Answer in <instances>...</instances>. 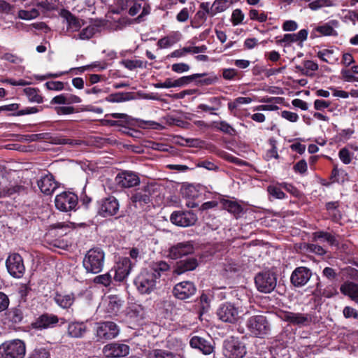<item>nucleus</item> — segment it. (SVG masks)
Returning a JSON list of instances; mask_svg holds the SVG:
<instances>
[{
  "label": "nucleus",
  "mask_w": 358,
  "mask_h": 358,
  "mask_svg": "<svg viewBox=\"0 0 358 358\" xmlns=\"http://www.w3.org/2000/svg\"><path fill=\"white\" fill-rule=\"evenodd\" d=\"M104 252L100 248H92L87 251L83 261V267L87 273L96 274L103 268Z\"/></svg>",
  "instance_id": "1"
},
{
  "label": "nucleus",
  "mask_w": 358,
  "mask_h": 358,
  "mask_svg": "<svg viewBox=\"0 0 358 358\" xmlns=\"http://www.w3.org/2000/svg\"><path fill=\"white\" fill-rule=\"evenodd\" d=\"M26 345L20 339H13L0 345V358H24Z\"/></svg>",
  "instance_id": "2"
},
{
  "label": "nucleus",
  "mask_w": 358,
  "mask_h": 358,
  "mask_svg": "<svg viewBox=\"0 0 358 358\" xmlns=\"http://www.w3.org/2000/svg\"><path fill=\"white\" fill-rule=\"evenodd\" d=\"M248 313V311L243 313V310L239 307L236 306L231 303H225L221 305L217 310L218 318L224 322L234 323L237 322L244 314Z\"/></svg>",
  "instance_id": "3"
},
{
  "label": "nucleus",
  "mask_w": 358,
  "mask_h": 358,
  "mask_svg": "<svg viewBox=\"0 0 358 358\" xmlns=\"http://www.w3.org/2000/svg\"><path fill=\"white\" fill-rule=\"evenodd\" d=\"M157 279L148 270L142 271L134 280V284L141 294H150L157 285Z\"/></svg>",
  "instance_id": "4"
},
{
  "label": "nucleus",
  "mask_w": 358,
  "mask_h": 358,
  "mask_svg": "<svg viewBox=\"0 0 358 358\" xmlns=\"http://www.w3.org/2000/svg\"><path fill=\"white\" fill-rule=\"evenodd\" d=\"M246 354L245 344L238 337H229L224 342V355L227 358H243Z\"/></svg>",
  "instance_id": "5"
},
{
  "label": "nucleus",
  "mask_w": 358,
  "mask_h": 358,
  "mask_svg": "<svg viewBox=\"0 0 358 358\" xmlns=\"http://www.w3.org/2000/svg\"><path fill=\"white\" fill-rule=\"evenodd\" d=\"M78 202L77 195L71 192H63L57 195L55 199L56 208L63 212L76 210Z\"/></svg>",
  "instance_id": "6"
},
{
  "label": "nucleus",
  "mask_w": 358,
  "mask_h": 358,
  "mask_svg": "<svg viewBox=\"0 0 358 358\" xmlns=\"http://www.w3.org/2000/svg\"><path fill=\"white\" fill-rule=\"evenodd\" d=\"M276 280L275 274L270 271L259 273L255 278L257 289L264 293L271 292L276 286Z\"/></svg>",
  "instance_id": "7"
},
{
  "label": "nucleus",
  "mask_w": 358,
  "mask_h": 358,
  "mask_svg": "<svg viewBox=\"0 0 358 358\" xmlns=\"http://www.w3.org/2000/svg\"><path fill=\"white\" fill-rule=\"evenodd\" d=\"M6 264L8 273L14 278H20L24 273L23 259L19 254H10L6 259Z\"/></svg>",
  "instance_id": "8"
},
{
  "label": "nucleus",
  "mask_w": 358,
  "mask_h": 358,
  "mask_svg": "<svg viewBox=\"0 0 358 358\" xmlns=\"http://www.w3.org/2000/svg\"><path fill=\"white\" fill-rule=\"evenodd\" d=\"M247 327L250 332L256 336L266 334L269 331L268 322L263 315L251 317L248 320Z\"/></svg>",
  "instance_id": "9"
},
{
  "label": "nucleus",
  "mask_w": 358,
  "mask_h": 358,
  "mask_svg": "<svg viewBox=\"0 0 358 358\" xmlns=\"http://www.w3.org/2000/svg\"><path fill=\"white\" fill-rule=\"evenodd\" d=\"M155 193V185L148 184L136 189L131 197V201L136 205L143 206L151 201V197Z\"/></svg>",
  "instance_id": "10"
},
{
  "label": "nucleus",
  "mask_w": 358,
  "mask_h": 358,
  "mask_svg": "<svg viewBox=\"0 0 358 358\" xmlns=\"http://www.w3.org/2000/svg\"><path fill=\"white\" fill-rule=\"evenodd\" d=\"M119 203L115 197L108 196L99 202L98 213L103 217L116 215L119 210Z\"/></svg>",
  "instance_id": "11"
},
{
  "label": "nucleus",
  "mask_w": 358,
  "mask_h": 358,
  "mask_svg": "<svg viewBox=\"0 0 358 358\" xmlns=\"http://www.w3.org/2000/svg\"><path fill=\"white\" fill-rule=\"evenodd\" d=\"M196 220V215L192 211H175L170 217V220L173 224L182 227L194 224Z\"/></svg>",
  "instance_id": "12"
},
{
  "label": "nucleus",
  "mask_w": 358,
  "mask_h": 358,
  "mask_svg": "<svg viewBox=\"0 0 358 358\" xmlns=\"http://www.w3.org/2000/svg\"><path fill=\"white\" fill-rule=\"evenodd\" d=\"M36 140V141H43L48 143H50L52 144L57 145H79L80 142L79 141H73L69 138H65L61 136L53 134L51 133H41L36 134L32 136V139Z\"/></svg>",
  "instance_id": "13"
},
{
  "label": "nucleus",
  "mask_w": 358,
  "mask_h": 358,
  "mask_svg": "<svg viewBox=\"0 0 358 358\" xmlns=\"http://www.w3.org/2000/svg\"><path fill=\"white\" fill-rule=\"evenodd\" d=\"M189 343L192 348L199 350L205 355L212 353L215 348L213 337H192Z\"/></svg>",
  "instance_id": "14"
},
{
  "label": "nucleus",
  "mask_w": 358,
  "mask_h": 358,
  "mask_svg": "<svg viewBox=\"0 0 358 358\" xmlns=\"http://www.w3.org/2000/svg\"><path fill=\"white\" fill-rule=\"evenodd\" d=\"M193 252V243L192 241H185L171 246L169 248L168 256L172 259H177Z\"/></svg>",
  "instance_id": "15"
},
{
  "label": "nucleus",
  "mask_w": 358,
  "mask_h": 358,
  "mask_svg": "<svg viewBox=\"0 0 358 358\" xmlns=\"http://www.w3.org/2000/svg\"><path fill=\"white\" fill-rule=\"evenodd\" d=\"M196 287L189 281L181 282L176 284L173 288V295L181 300H185L194 294Z\"/></svg>",
  "instance_id": "16"
},
{
  "label": "nucleus",
  "mask_w": 358,
  "mask_h": 358,
  "mask_svg": "<svg viewBox=\"0 0 358 358\" xmlns=\"http://www.w3.org/2000/svg\"><path fill=\"white\" fill-rule=\"evenodd\" d=\"M131 266L132 264L129 258L120 259L115 266L114 279L119 282L123 281L129 275Z\"/></svg>",
  "instance_id": "17"
},
{
  "label": "nucleus",
  "mask_w": 358,
  "mask_h": 358,
  "mask_svg": "<svg viewBox=\"0 0 358 358\" xmlns=\"http://www.w3.org/2000/svg\"><path fill=\"white\" fill-rule=\"evenodd\" d=\"M103 352L107 357H120L127 356L129 347L122 343H111L104 346Z\"/></svg>",
  "instance_id": "18"
},
{
  "label": "nucleus",
  "mask_w": 358,
  "mask_h": 358,
  "mask_svg": "<svg viewBox=\"0 0 358 358\" xmlns=\"http://www.w3.org/2000/svg\"><path fill=\"white\" fill-rule=\"evenodd\" d=\"M115 180L117 185L124 188L136 186L140 182L138 176L130 171H123L118 173Z\"/></svg>",
  "instance_id": "19"
},
{
  "label": "nucleus",
  "mask_w": 358,
  "mask_h": 358,
  "mask_svg": "<svg viewBox=\"0 0 358 358\" xmlns=\"http://www.w3.org/2000/svg\"><path fill=\"white\" fill-rule=\"evenodd\" d=\"M311 277L310 271L306 267L296 268L291 275L292 283L296 287L306 285Z\"/></svg>",
  "instance_id": "20"
},
{
  "label": "nucleus",
  "mask_w": 358,
  "mask_h": 358,
  "mask_svg": "<svg viewBox=\"0 0 358 358\" xmlns=\"http://www.w3.org/2000/svg\"><path fill=\"white\" fill-rule=\"evenodd\" d=\"M62 17L66 21V29L69 32L78 31L85 24V21L83 20L76 17L67 10L62 13Z\"/></svg>",
  "instance_id": "21"
},
{
  "label": "nucleus",
  "mask_w": 358,
  "mask_h": 358,
  "mask_svg": "<svg viewBox=\"0 0 358 358\" xmlns=\"http://www.w3.org/2000/svg\"><path fill=\"white\" fill-rule=\"evenodd\" d=\"M123 301L117 295H110L103 300L102 306L106 312L116 314L121 308Z\"/></svg>",
  "instance_id": "22"
},
{
  "label": "nucleus",
  "mask_w": 358,
  "mask_h": 358,
  "mask_svg": "<svg viewBox=\"0 0 358 358\" xmlns=\"http://www.w3.org/2000/svg\"><path fill=\"white\" fill-rule=\"evenodd\" d=\"M38 186L43 194L50 195L57 189V184L53 176L48 174L41 178L38 181Z\"/></svg>",
  "instance_id": "23"
},
{
  "label": "nucleus",
  "mask_w": 358,
  "mask_h": 358,
  "mask_svg": "<svg viewBox=\"0 0 358 358\" xmlns=\"http://www.w3.org/2000/svg\"><path fill=\"white\" fill-rule=\"evenodd\" d=\"M97 336H117L120 334L119 327L113 322L108 321L97 324Z\"/></svg>",
  "instance_id": "24"
},
{
  "label": "nucleus",
  "mask_w": 358,
  "mask_h": 358,
  "mask_svg": "<svg viewBox=\"0 0 358 358\" xmlns=\"http://www.w3.org/2000/svg\"><path fill=\"white\" fill-rule=\"evenodd\" d=\"M220 203L224 209L236 218L241 217L243 213V206L236 201L222 199H220Z\"/></svg>",
  "instance_id": "25"
},
{
  "label": "nucleus",
  "mask_w": 358,
  "mask_h": 358,
  "mask_svg": "<svg viewBox=\"0 0 358 358\" xmlns=\"http://www.w3.org/2000/svg\"><path fill=\"white\" fill-rule=\"evenodd\" d=\"M58 321V317L56 315H43L32 324V326L35 329H46L52 327Z\"/></svg>",
  "instance_id": "26"
},
{
  "label": "nucleus",
  "mask_w": 358,
  "mask_h": 358,
  "mask_svg": "<svg viewBox=\"0 0 358 358\" xmlns=\"http://www.w3.org/2000/svg\"><path fill=\"white\" fill-rule=\"evenodd\" d=\"M81 102V99L72 94H62L55 96L50 101L51 104L69 105Z\"/></svg>",
  "instance_id": "27"
},
{
  "label": "nucleus",
  "mask_w": 358,
  "mask_h": 358,
  "mask_svg": "<svg viewBox=\"0 0 358 358\" xmlns=\"http://www.w3.org/2000/svg\"><path fill=\"white\" fill-rule=\"evenodd\" d=\"M308 31L307 29H301L296 34H286L283 38L280 41V43H285L290 44L294 42H303L307 39Z\"/></svg>",
  "instance_id": "28"
},
{
  "label": "nucleus",
  "mask_w": 358,
  "mask_h": 358,
  "mask_svg": "<svg viewBox=\"0 0 358 358\" xmlns=\"http://www.w3.org/2000/svg\"><path fill=\"white\" fill-rule=\"evenodd\" d=\"M341 292L354 301H358V285L352 282H345L341 286Z\"/></svg>",
  "instance_id": "29"
},
{
  "label": "nucleus",
  "mask_w": 358,
  "mask_h": 358,
  "mask_svg": "<svg viewBox=\"0 0 358 358\" xmlns=\"http://www.w3.org/2000/svg\"><path fill=\"white\" fill-rule=\"evenodd\" d=\"M54 300L55 303L62 308L66 309L70 308L75 301L73 294H58L55 296Z\"/></svg>",
  "instance_id": "30"
},
{
  "label": "nucleus",
  "mask_w": 358,
  "mask_h": 358,
  "mask_svg": "<svg viewBox=\"0 0 358 358\" xmlns=\"http://www.w3.org/2000/svg\"><path fill=\"white\" fill-rule=\"evenodd\" d=\"M197 261L194 258L187 259L184 261H181L178 264L176 268L174 271L178 275H180L185 271H192L195 269L197 266Z\"/></svg>",
  "instance_id": "31"
},
{
  "label": "nucleus",
  "mask_w": 358,
  "mask_h": 358,
  "mask_svg": "<svg viewBox=\"0 0 358 358\" xmlns=\"http://www.w3.org/2000/svg\"><path fill=\"white\" fill-rule=\"evenodd\" d=\"M282 317L285 320L296 324H305L309 322V318L308 316L301 313L287 312L284 313Z\"/></svg>",
  "instance_id": "32"
},
{
  "label": "nucleus",
  "mask_w": 358,
  "mask_h": 358,
  "mask_svg": "<svg viewBox=\"0 0 358 358\" xmlns=\"http://www.w3.org/2000/svg\"><path fill=\"white\" fill-rule=\"evenodd\" d=\"M99 31V27L96 24H90L84 27L78 34L75 35L73 38L76 40H89Z\"/></svg>",
  "instance_id": "33"
},
{
  "label": "nucleus",
  "mask_w": 358,
  "mask_h": 358,
  "mask_svg": "<svg viewBox=\"0 0 358 358\" xmlns=\"http://www.w3.org/2000/svg\"><path fill=\"white\" fill-rule=\"evenodd\" d=\"M170 269V265L164 261H158L152 262L150 265V272L152 273L158 280L162 273L169 271Z\"/></svg>",
  "instance_id": "34"
},
{
  "label": "nucleus",
  "mask_w": 358,
  "mask_h": 358,
  "mask_svg": "<svg viewBox=\"0 0 358 358\" xmlns=\"http://www.w3.org/2000/svg\"><path fill=\"white\" fill-rule=\"evenodd\" d=\"M39 15V11L35 7L30 8L29 6L25 4L24 8L18 11L17 16L19 18L24 20H31L35 19Z\"/></svg>",
  "instance_id": "35"
},
{
  "label": "nucleus",
  "mask_w": 358,
  "mask_h": 358,
  "mask_svg": "<svg viewBox=\"0 0 358 358\" xmlns=\"http://www.w3.org/2000/svg\"><path fill=\"white\" fill-rule=\"evenodd\" d=\"M338 22L337 20H331L328 23L317 27L316 31L324 36H337V31L334 27H337Z\"/></svg>",
  "instance_id": "36"
},
{
  "label": "nucleus",
  "mask_w": 358,
  "mask_h": 358,
  "mask_svg": "<svg viewBox=\"0 0 358 358\" xmlns=\"http://www.w3.org/2000/svg\"><path fill=\"white\" fill-rule=\"evenodd\" d=\"M317 57L324 62L333 64L338 61V57L332 49H324L317 52Z\"/></svg>",
  "instance_id": "37"
},
{
  "label": "nucleus",
  "mask_w": 358,
  "mask_h": 358,
  "mask_svg": "<svg viewBox=\"0 0 358 358\" xmlns=\"http://www.w3.org/2000/svg\"><path fill=\"white\" fill-rule=\"evenodd\" d=\"M108 115L115 119L122 120L120 121L110 120H106L107 123L110 126H122L123 122L129 124L133 120L131 117L125 113H113Z\"/></svg>",
  "instance_id": "38"
},
{
  "label": "nucleus",
  "mask_w": 358,
  "mask_h": 358,
  "mask_svg": "<svg viewBox=\"0 0 358 358\" xmlns=\"http://www.w3.org/2000/svg\"><path fill=\"white\" fill-rule=\"evenodd\" d=\"M87 329L84 322H72L69 325L68 331L70 336H81L87 333Z\"/></svg>",
  "instance_id": "39"
},
{
  "label": "nucleus",
  "mask_w": 358,
  "mask_h": 358,
  "mask_svg": "<svg viewBox=\"0 0 358 358\" xmlns=\"http://www.w3.org/2000/svg\"><path fill=\"white\" fill-rule=\"evenodd\" d=\"M199 74L202 75L199 77L202 78V79L197 81V83L200 85H210L218 82L219 78L214 73H203Z\"/></svg>",
  "instance_id": "40"
},
{
  "label": "nucleus",
  "mask_w": 358,
  "mask_h": 358,
  "mask_svg": "<svg viewBox=\"0 0 358 358\" xmlns=\"http://www.w3.org/2000/svg\"><path fill=\"white\" fill-rule=\"evenodd\" d=\"M200 74H192L190 76H182L180 78L173 80V87H181L187 85L194 80L199 78Z\"/></svg>",
  "instance_id": "41"
},
{
  "label": "nucleus",
  "mask_w": 358,
  "mask_h": 358,
  "mask_svg": "<svg viewBox=\"0 0 358 358\" xmlns=\"http://www.w3.org/2000/svg\"><path fill=\"white\" fill-rule=\"evenodd\" d=\"M228 0H215L211 6L210 14L213 15L223 12L228 8Z\"/></svg>",
  "instance_id": "42"
},
{
  "label": "nucleus",
  "mask_w": 358,
  "mask_h": 358,
  "mask_svg": "<svg viewBox=\"0 0 358 358\" xmlns=\"http://www.w3.org/2000/svg\"><path fill=\"white\" fill-rule=\"evenodd\" d=\"M314 238L316 241H320L321 242H327L329 245H333L336 244V239L331 234L320 231L314 234Z\"/></svg>",
  "instance_id": "43"
},
{
  "label": "nucleus",
  "mask_w": 358,
  "mask_h": 358,
  "mask_svg": "<svg viewBox=\"0 0 358 358\" xmlns=\"http://www.w3.org/2000/svg\"><path fill=\"white\" fill-rule=\"evenodd\" d=\"M334 6L331 0H314L308 3V8L312 10H317L324 7H331Z\"/></svg>",
  "instance_id": "44"
},
{
  "label": "nucleus",
  "mask_w": 358,
  "mask_h": 358,
  "mask_svg": "<svg viewBox=\"0 0 358 358\" xmlns=\"http://www.w3.org/2000/svg\"><path fill=\"white\" fill-rule=\"evenodd\" d=\"M24 92L30 101L36 102L38 103L43 102L42 96L38 94L37 90L35 88L27 87L24 90Z\"/></svg>",
  "instance_id": "45"
},
{
  "label": "nucleus",
  "mask_w": 358,
  "mask_h": 358,
  "mask_svg": "<svg viewBox=\"0 0 358 358\" xmlns=\"http://www.w3.org/2000/svg\"><path fill=\"white\" fill-rule=\"evenodd\" d=\"M249 17L252 20H257L259 22H264L267 20V15L264 12L259 13L256 9H251L249 12Z\"/></svg>",
  "instance_id": "46"
},
{
  "label": "nucleus",
  "mask_w": 358,
  "mask_h": 358,
  "mask_svg": "<svg viewBox=\"0 0 358 358\" xmlns=\"http://www.w3.org/2000/svg\"><path fill=\"white\" fill-rule=\"evenodd\" d=\"M94 282L108 287L111 282V275L108 273L97 275L94 278Z\"/></svg>",
  "instance_id": "47"
},
{
  "label": "nucleus",
  "mask_w": 358,
  "mask_h": 358,
  "mask_svg": "<svg viewBox=\"0 0 358 358\" xmlns=\"http://www.w3.org/2000/svg\"><path fill=\"white\" fill-rule=\"evenodd\" d=\"M268 193L275 199H282L285 196V193L281 190V187L270 185L268 187Z\"/></svg>",
  "instance_id": "48"
},
{
  "label": "nucleus",
  "mask_w": 358,
  "mask_h": 358,
  "mask_svg": "<svg viewBox=\"0 0 358 358\" xmlns=\"http://www.w3.org/2000/svg\"><path fill=\"white\" fill-rule=\"evenodd\" d=\"M245 15L241 9H235L231 15V22L236 26L242 23Z\"/></svg>",
  "instance_id": "49"
},
{
  "label": "nucleus",
  "mask_w": 358,
  "mask_h": 358,
  "mask_svg": "<svg viewBox=\"0 0 358 358\" xmlns=\"http://www.w3.org/2000/svg\"><path fill=\"white\" fill-rule=\"evenodd\" d=\"M150 358H173V355L171 352L157 349L150 353Z\"/></svg>",
  "instance_id": "50"
},
{
  "label": "nucleus",
  "mask_w": 358,
  "mask_h": 358,
  "mask_svg": "<svg viewBox=\"0 0 358 358\" xmlns=\"http://www.w3.org/2000/svg\"><path fill=\"white\" fill-rule=\"evenodd\" d=\"M306 250L309 252H312L318 255H323L327 252L322 246L314 243L308 244L306 246Z\"/></svg>",
  "instance_id": "51"
},
{
  "label": "nucleus",
  "mask_w": 358,
  "mask_h": 358,
  "mask_svg": "<svg viewBox=\"0 0 358 358\" xmlns=\"http://www.w3.org/2000/svg\"><path fill=\"white\" fill-rule=\"evenodd\" d=\"M29 358H50V352L44 348L36 349Z\"/></svg>",
  "instance_id": "52"
},
{
  "label": "nucleus",
  "mask_w": 358,
  "mask_h": 358,
  "mask_svg": "<svg viewBox=\"0 0 358 358\" xmlns=\"http://www.w3.org/2000/svg\"><path fill=\"white\" fill-rule=\"evenodd\" d=\"M124 66L129 70L142 67V62L139 60L126 59L122 62Z\"/></svg>",
  "instance_id": "53"
},
{
  "label": "nucleus",
  "mask_w": 358,
  "mask_h": 358,
  "mask_svg": "<svg viewBox=\"0 0 358 358\" xmlns=\"http://www.w3.org/2000/svg\"><path fill=\"white\" fill-rule=\"evenodd\" d=\"M171 69L176 73H182L189 71L190 66L185 63H176L171 66Z\"/></svg>",
  "instance_id": "54"
},
{
  "label": "nucleus",
  "mask_w": 358,
  "mask_h": 358,
  "mask_svg": "<svg viewBox=\"0 0 358 358\" xmlns=\"http://www.w3.org/2000/svg\"><path fill=\"white\" fill-rule=\"evenodd\" d=\"M129 99L127 97L126 94L123 93H117L115 94H111L107 98V101L111 103H119L127 101Z\"/></svg>",
  "instance_id": "55"
},
{
  "label": "nucleus",
  "mask_w": 358,
  "mask_h": 358,
  "mask_svg": "<svg viewBox=\"0 0 358 358\" xmlns=\"http://www.w3.org/2000/svg\"><path fill=\"white\" fill-rule=\"evenodd\" d=\"M340 159L345 164H349L351 162V155L350 151L346 148H342L338 153Z\"/></svg>",
  "instance_id": "56"
},
{
  "label": "nucleus",
  "mask_w": 358,
  "mask_h": 358,
  "mask_svg": "<svg viewBox=\"0 0 358 358\" xmlns=\"http://www.w3.org/2000/svg\"><path fill=\"white\" fill-rule=\"evenodd\" d=\"M354 74L355 73L352 71L351 69H343L341 71L343 79L347 82L358 81V78H357Z\"/></svg>",
  "instance_id": "57"
},
{
  "label": "nucleus",
  "mask_w": 358,
  "mask_h": 358,
  "mask_svg": "<svg viewBox=\"0 0 358 358\" xmlns=\"http://www.w3.org/2000/svg\"><path fill=\"white\" fill-rule=\"evenodd\" d=\"M207 50V47L205 45L201 46H188L184 47V51L187 53L198 54L201 52H205Z\"/></svg>",
  "instance_id": "58"
},
{
  "label": "nucleus",
  "mask_w": 358,
  "mask_h": 358,
  "mask_svg": "<svg viewBox=\"0 0 358 358\" xmlns=\"http://www.w3.org/2000/svg\"><path fill=\"white\" fill-rule=\"evenodd\" d=\"M45 87L50 90L59 91L64 89V83L61 81H49L45 83Z\"/></svg>",
  "instance_id": "59"
},
{
  "label": "nucleus",
  "mask_w": 358,
  "mask_h": 358,
  "mask_svg": "<svg viewBox=\"0 0 358 358\" xmlns=\"http://www.w3.org/2000/svg\"><path fill=\"white\" fill-rule=\"evenodd\" d=\"M237 75L238 71L235 69H224L222 71V76L225 80H233L237 76Z\"/></svg>",
  "instance_id": "60"
},
{
  "label": "nucleus",
  "mask_w": 358,
  "mask_h": 358,
  "mask_svg": "<svg viewBox=\"0 0 358 358\" xmlns=\"http://www.w3.org/2000/svg\"><path fill=\"white\" fill-rule=\"evenodd\" d=\"M281 116L291 122H296L299 120V115L296 113L288 110L282 111Z\"/></svg>",
  "instance_id": "61"
},
{
  "label": "nucleus",
  "mask_w": 358,
  "mask_h": 358,
  "mask_svg": "<svg viewBox=\"0 0 358 358\" xmlns=\"http://www.w3.org/2000/svg\"><path fill=\"white\" fill-rule=\"evenodd\" d=\"M307 163L304 159L299 161L294 166V170L296 173H299L301 174H303L306 172L307 171Z\"/></svg>",
  "instance_id": "62"
},
{
  "label": "nucleus",
  "mask_w": 358,
  "mask_h": 358,
  "mask_svg": "<svg viewBox=\"0 0 358 358\" xmlns=\"http://www.w3.org/2000/svg\"><path fill=\"white\" fill-rule=\"evenodd\" d=\"M331 105V102L323 99H316L314 101V108L317 110H322L327 108Z\"/></svg>",
  "instance_id": "63"
},
{
  "label": "nucleus",
  "mask_w": 358,
  "mask_h": 358,
  "mask_svg": "<svg viewBox=\"0 0 358 358\" xmlns=\"http://www.w3.org/2000/svg\"><path fill=\"white\" fill-rule=\"evenodd\" d=\"M297 28H298V24L294 20H287L282 24V29L285 31H295Z\"/></svg>",
  "instance_id": "64"
}]
</instances>
